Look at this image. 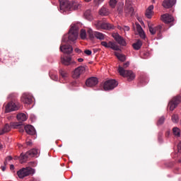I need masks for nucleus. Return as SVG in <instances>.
<instances>
[{
    "label": "nucleus",
    "instance_id": "24",
    "mask_svg": "<svg viewBox=\"0 0 181 181\" xmlns=\"http://www.w3.org/2000/svg\"><path fill=\"white\" fill-rule=\"evenodd\" d=\"M153 11V5L150 6L146 11V16L148 19H151V18H152V15H153V11Z\"/></svg>",
    "mask_w": 181,
    "mask_h": 181
},
{
    "label": "nucleus",
    "instance_id": "41",
    "mask_svg": "<svg viewBox=\"0 0 181 181\" xmlns=\"http://www.w3.org/2000/svg\"><path fill=\"white\" fill-rule=\"evenodd\" d=\"M129 66V62H127L123 64L122 69L125 70V69H127Z\"/></svg>",
    "mask_w": 181,
    "mask_h": 181
},
{
    "label": "nucleus",
    "instance_id": "9",
    "mask_svg": "<svg viewBox=\"0 0 181 181\" xmlns=\"http://www.w3.org/2000/svg\"><path fill=\"white\" fill-rule=\"evenodd\" d=\"M36 155H37V149L36 148L31 149L25 154L21 153L20 156L21 163L26 162L27 159H29V158H33L34 156H36Z\"/></svg>",
    "mask_w": 181,
    "mask_h": 181
},
{
    "label": "nucleus",
    "instance_id": "19",
    "mask_svg": "<svg viewBox=\"0 0 181 181\" xmlns=\"http://www.w3.org/2000/svg\"><path fill=\"white\" fill-rule=\"evenodd\" d=\"M160 19L164 23H172L175 21V18L169 13L162 15Z\"/></svg>",
    "mask_w": 181,
    "mask_h": 181
},
{
    "label": "nucleus",
    "instance_id": "35",
    "mask_svg": "<svg viewBox=\"0 0 181 181\" xmlns=\"http://www.w3.org/2000/svg\"><path fill=\"white\" fill-rule=\"evenodd\" d=\"M80 36H81V39H83V40L86 39V37H87V34H86L85 30H83V29H82V30H81Z\"/></svg>",
    "mask_w": 181,
    "mask_h": 181
},
{
    "label": "nucleus",
    "instance_id": "23",
    "mask_svg": "<svg viewBox=\"0 0 181 181\" xmlns=\"http://www.w3.org/2000/svg\"><path fill=\"white\" fill-rule=\"evenodd\" d=\"M59 74L60 77L62 78L63 80H67V78H69V72L64 69H59Z\"/></svg>",
    "mask_w": 181,
    "mask_h": 181
},
{
    "label": "nucleus",
    "instance_id": "22",
    "mask_svg": "<svg viewBox=\"0 0 181 181\" xmlns=\"http://www.w3.org/2000/svg\"><path fill=\"white\" fill-rule=\"evenodd\" d=\"M25 132L28 134V135H35L36 134V130H35V127L30 124H28L24 127Z\"/></svg>",
    "mask_w": 181,
    "mask_h": 181
},
{
    "label": "nucleus",
    "instance_id": "13",
    "mask_svg": "<svg viewBox=\"0 0 181 181\" xmlns=\"http://www.w3.org/2000/svg\"><path fill=\"white\" fill-rule=\"evenodd\" d=\"M86 73V67L84 66H78L73 72L72 77L73 78H79L81 74Z\"/></svg>",
    "mask_w": 181,
    "mask_h": 181
},
{
    "label": "nucleus",
    "instance_id": "47",
    "mask_svg": "<svg viewBox=\"0 0 181 181\" xmlns=\"http://www.w3.org/2000/svg\"><path fill=\"white\" fill-rule=\"evenodd\" d=\"M78 62L79 63H82V62H84V59H83V58H78Z\"/></svg>",
    "mask_w": 181,
    "mask_h": 181
},
{
    "label": "nucleus",
    "instance_id": "21",
    "mask_svg": "<svg viewBox=\"0 0 181 181\" xmlns=\"http://www.w3.org/2000/svg\"><path fill=\"white\" fill-rule=\"evenodd\" d=\"M175 4L176 0H164L162 5L165 9H170V8H172Z\"/></svg>",
    "mask_w": 181,
    "mask_h": 181
},
{
    "label": "nucleus",
    "instance_id": "17",
    "mask_svg": "<svg viewBox=\"0 0 181 181\" xmlns=\"http://www.w3.org/2000/svg\"><path fill=\"white\" fill-rule=\"evenodd\" d=\"M61 63L64 66H71V64H76V62L71 59V57L65 56L61 57Z\"/></svg>",
    "mask_w": 181,
    "mask_h": 181
},
{
    "label": "nucleus",
    "instance_id": "25",
    "mask_svg": "<svg viewBox=\"0 0 181 181\" xmlns=\"http://www.w3.org/2000/svg\"><path fill=\"white\" fill-rule=\"evenodd\" d=\"M17 119L18 121H19V122L22 123L28 119V117H26V115L25 113H20L17 115Z\"/></svg>",
    "mask_w": 181,
    "mask_h": 181
},
{
    "label": "nucleus",
    "instance_id": "15",
    "mask_svg": "<svg viewBox=\"0 0 181 181\" xmlns=\"http://www.w3.org/2000/svg\"><path fill=\"white\" fill-rule=\"evenodd\" d=\"M59 50L64 54H71L73 53V47L70 45H61Z\"/></svg>",
    "mask_w": 181,
    "mask_h": 181
},
{
    "label": "nucleus",
    "instance_id": "37",
    "mask_svg": "<svg viewBox=\"0 0 181 181\" xmlns=\"http://www.w3.org/2000/svg\"><path fill=\"white\" fill-rule=\"evenodd\" d=\"M163 122H165V117L162 116L158 119L157 125H162Z\"/></svg>",
    "mask_w": 181,
    "mask_h": 181
},
{
    "label": "nucleus",
    "instance_id": "54",
    "mask_svg": "<svg viewBox=\"0 0 181 181\" xmlns=\"http://www.w3.org/2000/svg\"><path fill=\"white\" fill-rule=\"evenodd\" d=\"M86 2H91V0H85Z\"/></svg>",
    "mask_w": 181,
    "mask_h": 181
},
{
    "label": "nucleus",
    "instance_id": "20",
    "mask_svg": "<svg viewBox=\"0 0 181 181\" xmlns=\"http://www.w3.org/2000/svg\"><path fill=\"white\" fill-rule=\"evenodd\" d=\"M98 84V78L95 77H90L86 81L87 87H94Z\"/></svg>",
    "mask_w": 181,
    "mask_h": 181
},
{
    "label": "nucleus",
    "instance_id": "55",
    "mask_svg": "<svg viewBox=\"0 0 181 181\" xmlns=\"http://www.w3.org/2000/svg\"><path fill=\"white\" fill-rule=\"evenodd\" d=\"M94 53H96V52H98V49H93Z\"/></svg>",
    "mask_w": 181,
    "mask_h": 181
},
{
    "label": "nucleus",
    "instance_id": "4",
    "mask_svg": "<svg viewBox=\"0 0 181 181\" xmlns=\"http://www.w3.org/2000/svg\"><path fill=\"white\" fill-rule=\"evenodd\" d=\"M118 72L122 77H127V81H132L135 80V74L131 70H125L122 66H119L118 68Z\"/></svg>",
    "mask_w": 181,
    "mask_h": 181
},
{
    "label": "nucleus",
    "instance_id": "8",
    "mask_svg": "<svg viewBox=\"0 0 181 181\" xmlns=\"http://www.w3.org/2000/svg\"><path fill=\"white\" fill-rule=\"evenodd\" d=\"M97 29H103L104 30H112L115 29L114 25L104 22V21H98L95 23Z\"/></svg>",
    "mask_w": 181,
    "mask_h": 181
},
{
    "label": "nucleus",
    "instance_id": "12",
    "mask_svg": "<svg viewBox=\"0 0 181 181\" xmlns=\"http://www.w3.org/2000/svg\"><path fill=\"white\" fill-rule=\"evenodd\" d=\"M124 13L130 16L134 15V7H132V2L129 0H126Z\"/></svg>",
    "mask_w": 181,
    "mask_h": 181
},
{
    "label": "nucleus",
    "instance_id": "33",
    "mask_svg": "<svg viewBox=\"0 0 181 181\" xmlns=\"http://www.w3.org/2000/svg\"><path fill=\"white\" fill-rule=\"evenodd\" d=\"M49 77L52 78V80H54V81H57L59 80V78L57 77V74L49 72Z\"/></svg>",
    "mask_w": 181,
    "mask_h": 181
},
{
    "label": "nucleus",
    "instance_id": "29",
    "mask_svg": "<svg viewBox=\"0 0 181 181\" xmlns=\"http://www.w3.org/2000/svg\"><path fill=\"white\" fill-rule=\"evenodd\" d=\"M132 46L134 50H139L140 48L142 47V41L139 40L136 43H134Z\"/></svg>",
    "mask_w": 181,
    "mask_h": 181
},
{
    "label": "nucleus",
    "instance_id": "18",
    "mask_svg": "<svg viewBox=\"0 0 181 181\" xmlns=\"http://www.w3.org/2000/svg\"><path fill=\"white\" fill-rule=\"evenodd\" d=\"M33 100V98L30 94L23 93L21 96V101L23 103V104H32Z\"/></svg>",
    "mask_w": 181,
    "mask_h": 181
},
{
    "label": "nucleus",
    "instance_id": "40",
    "mask_svg": "<svg viewBox=\"0 0 181 181\" xmlns=\"http://www.w3.org/2000/svg\"><path fill=\"white\" fill-rule=\"evenodd\" d=\"M95 5H100L102 2H104V0H93Z\"/></svg>",
    "mask_w": 181,
    "mask_h": 181
},
{
    "label": "nucleus",
    "instance_id": "50",
    "mask_svg": "<svg viewBox=\"0 0 181 181\" xmlns=\"http://www.w3.org/2000/svg\"><path fill=\"white\" fill-rule=\"evenodd\" d=\"M26 144H27V145H28V146H30V145H32V141H28L26 142Z\"/></svg>",
    "mask_w": 181,
    "mask_h": 181
},
{
    "label": "nucleus",
    "instance_id": "32",
    "mask_svg": "<svg viewBox=\"0 0 181 181\" xmlns=\"http://www.w3.org/2000/svg\"><path fill=\"white\" fill-rule=\"evenodd\" d=\"M173 132L175 136H180V129L177 127H174L173 129Z\"/></svg>",
    "mask_w": 181,
    "mask_h": 181
},
{
    "label": "nucleus",
    "instance_id": "36",
    "mask_svg": "<svg viewBox=\"0 0 181 181\" xmlns=\"http://www.w3.org/2000/svg\"><path fill=\"white\" fill-rule=\"evenodd\" d=\"M117 0H110V6H111V8H115V6H117Z\"/></svg>",
    "mask_w": 181,
    "mask_h": 181
},
{
    "label": "nucleus",
    "instance_id": "57",
    "mask_svg": "<svg viewBox=\"0 0 181 181\" xmlns=\"http://www.w3.org/2000/svg\"><path fill=\"white\" fill-rule=\"evenodd\" d=\"M141 83H144V80H141Z\"/></svg>",
    "mask_w": 181,
    "mask_h": 181
},
{
    "label": "nucleus",
    "instance_id": "52",
    "mask_svg": "<svg viewBox=\"0 0 181 181\" xmlns=\"http://www.w3.org/2000/svg\"><path fill=\"white\" fill-rule=\"evenodd\" d=\"M8 165V161L6 160H4V166H6Z\"/></svg>",
    "mask_w": 181,
    "mask_h": 181
},
{
    "label": "nucleus",
    "instance_id": "44",
    "mask_svg": "<svg viewBox=\"0 0 181 181\" xmlns=\"http://www.w3.org/2000/svg\"><path fill=\"white\" fill-rule=\"evenodd\" d=\"M29 165L35 167V166H36V163L35 162H30Z\"/></svg>",
    "mask_w": 181,
    "mask_h": 181
},
{
    "label": "nucleus",
    "instance_id": "45",
    "mask_svg": "<svg viewBox=\"0 0 181 181\" xmlns=\"http://www.w3.org/2000/svg\"><path fill=\"white\" fill-rule=\"evenodd\" d=\"M158 141L159 142H162V134H158Z\"/></svg>",
    "mask_w": 181,
    "mask_h": 181
},
{
    "label": "nucleus",
    "instance_id": "31",
    "mask_svg": "<svg viewBox=\"0 0 181 181\" xmlns=\"http://www.w3.org/2000/svg\"><path fill=\"white\" fill-rule=\"evenodd\" d=\"M115 56L116 57H117L119 60H120V62H125V60H127V58L124 54H119L118 52H115Z\"/></svg>",
    "mask_w": 181,
    "mask_h": 181
},
{
    "label": "nucleus",
    "instance_id": "5",
    "mask_svg": "<svg viewBox=\"0 0 181 181\" xmlns=\"http://www.w3.org/2000/svg\"><path fill=\"white\" fill-rule=\"evenodd\" d=\"M148 30L152 35H157V37L160 39L162 37V29H163V25H158L153 26L152 24H148Z\"/></svg>",
    "mask_w": 181,
    "mask_h": 181
},
{
    "label": "nucleus",
    "instance_id": "1",
    "mask_svg": "<svg viewBox=\"0 0 181 181\" xmlns=\"http://www.w3.org/2000/svg\"><path fill=\"white\" fill-rule=\"evenodd\" d=\"M60 12H67L69 11H78L81 9V4L69 0H59Z\"/></svg>",
    "mask_w": 181,
    "mask_h": 181
},
{
    "label": "nucleus",
    "instance_id": "6",
    "mask_svg": "<svg viewBox=\"0 0 181 181\" xmlns=\"http://www.w3.org/2000/svg\"><path fill=\"white\" fill-rule=\"evenodd\" d=\"M17 175L20 179H23L28 176L35 175V169L30 167L23 168L17 172Z\"/></svg>",
    "mask_w": 181,
    "mask_h": 181
},
{
    "label": "nucleus",
    "instance_id": "3",
    "mask_svg": "<svg viewBox=\"0 0 181 181\" xmlns=\"http://www.w3.org/2000/svg\"><path fill=\"white\" fill-rule=\"evenodd\" d=\"M8 97L11 101L6 106L5 112L18 111V110H19V103L16 101V97H18V95L16 93H11Z\"/></svg>",
    "mask_w": 181,
    "mask_h": 181
},
{
    "label": "nucleus",
    "instance_id": "7",
    "mask_svg": "<svg viewBox=\"0 0 181 181\" xmlns=\"http://www.w3.org/2000/svg\"><path fill=\"white\" fill-rule=\"evenodd\" d=\"M118 87V81L115 79H107L103 83V89L105 91H110Z\"/></svg>",
    "mask_w": 181,
    "mask_h": 181
},
{
    "label": "nucleus",
    "instance_id": "39",
    "mask_svg": "<svg viewBox=\"0 0 181 181\" xmlns=\"http://www.w3.org/2000/svg\"><path fill=\"white\" fill-rule=\"evenodd\" d=\"M21 126H22V122H20L19 123L15 122L13 124L14 128H20Z\"/></svg>",
    "mask_w": 181,
    "mask_h": 181
},
{
    "label": "nucleus",
    "instance_id": "53",
    "mask_svg": "<svg viewBox=\"0 0 181 181\" xmlns=\"http://www.w3.org/2000/svg\"><path fill=\"white\" fill-rule=\"evenodd\" d=\"M117 28L119 29V30H121V29H122V28L119 25L117 27Z\"/></svg>",
    "mask_w": 181,
    "mask_h": 181
},
{
    "label": "nucleus",
    "instance_id": "27",
    "mask_svg": "<svg viewBox=\"0 0 181 181\" xmlns=\"http://www.w3.org/2000/svg\"><path fill=\"white\" fill-rule=\"evenodd\" d=\"M136 29H137V32H139L140 37H141V39H145L146 37L145 33H144V30L142 29V27L141 26V25H137Z\"/></svg>",
    "mask_w": 181,
    "mask_h": 181
},
{
    "label": "nucleus",
    "instance_id": "46",
    "mask_svg": "<svg viewBox=\"0 0 181 181\" xmlns=\"http://www.w3.org/2000/svg\"><path fill=\"white\" fill-rule=\"evenodd\" d=\"M74 51L76 52V53H80L81 52V49H78V48H76L74 49Z\"/></svg>",
    "mask_w": 181,
    "mask_h": 181
},
{
    "label": "nucleus",
    "instance_id": "2",
    "mask_svg": "<svg viewBox=\"0 0 181 181\" xmlns=\"http://www.w3.org/2000/svg\"><path fill=\"white\" fill-rule=\"evenodd\" d=\"M68 40H66V37L62 39V42H66V43H74L78 37V25L72 24L68 33Z\"/></svg>",
    "mask_w": 181,
    "mask_h": 181
},
{
    "label": "nucleus",
    "instance_id": "30",
    "mask_svg": "<svg viewBox=\"0 0 181 181\" xmlns=\"http://www.w3.org/2000/svg\"><path fill=\"white\" fill-rule=\"evenodd\" d=\"M84 16H85L86 19H88V21H92L93 16H91V10H87L84 13Z\"/></svg>",
    "mask_w": 181,
    "mask_h": 181
},
{
    "label": "nucleus",
    "instance_id": "26",
    "mask_svg": "<svg viewBox=\"0 0 181 181\" xmlns=\"http://www.w3.org/2000/svg\"><path fill=\"white\" fill-rule=\"evenodd\" d=\"M100 15L101 16H108L110 15V11L105 7H102L101 9L99 11Z\"/></svg>",
    "mask_w": 181,
    "mask_h": 181
},
{
    "label": "nucleus",
    "instance_id": "43",
    "mask_svg": "<svg viewBox=\"0 0 181 181\" xmlns=\"http://www.w3.org/2000/svg\"><path fill=\"white\" fill-rule=\"evenodd\" d=\"M1 169L2 172H5V170H6V165H1Z\"/></svg>",
    "mask_w": 181,
    "mask_h": 181
},
{
    "label": "nucleus",
    "instance_id": "34",
    "mask_svg": "<svg viewBox=\"0 0 181 181\" xmlns=\"http://www.w3.org/2000/svg\"><path fill=\"white\" fill-rule=\"evenodd\" d=\"M172 122H174V124H177L179 122V115H173L171 117Z\"/></svg>",
    "mask_w": 181,
    "mask_h": 181
},
{
    "label": "nucleus",
    "instance_id": "48",
    "mask_svg": "<svg viewBox=\"0 0 181 181\" xmlns=\"http://www.w3.org/2000/svg\"><path fill=\"white\" fill-rule=\"evenodd\" d=\"M25 130L23 129V127L21 126L19 129V132H23Z\"/></svg>",
    "mask_w": 181,
    "mask_h": 181
},
{
    "label": "nucleus",
    "instance_id": "16",
    "mask_svg": "<svg viewBox=\"0 0 181 181\" xmlns=\"http://www.w3.org/2000/svg\"><path fill=\"white\" fill-rule=\"evenodd\" d=\"M112 37L116 40L119 45L121 46H127V42H125V40L124 37H122L119 34L117 33H113L112 34Z\"/></svg>",
    "mask_w": 181,
    "mask_h": 181
},
{
    "label": "nucleus",
    "instance_id": "56",
    "mask_svg": "<svg viewBox=\"0 0 181 181\" xmlns=\"http://www.w3.org/2000/svg\"><path fill=\"white\" fill-rule=\"evenodd\" d=\"M2 148H3V146L1 145V146H0V149H2Z\"/></svg>",
    "mask_w": 181,
    "mask_h": 181
},
{
    "label": "nucleus",
    "instance_id": "28",
    "mask_svg": "<svg viewBox=\"0 0 181 181\" xmlns=\"http://www.w3.org/2000/svg\"><path fill=\"white\" fill-rule=\"evenodd\" d=\"M11 131V126L9 124H5L3 129H0V135H4V134H6V132H9Z\"/></svg>",
    "mask_w": 181,
    "mask_h": 181
},
{
    "label": "nucleus",
    "instance_id": "14",
    "mask_svg": "<svg viewBox=\"0 0 181 181\" xmlns=\"http://www.w3.org/2000/svg\"><path fill=\"white\" fill-rule=\"evenodd\" d=\"M101 45L104 47H106L107 49H112V50H119V47L117 45L115 42L110 41L109 42H107L105 41L101 42Z\"/></svg>",
    "mask_w": 181,
    "mask_h": 181
},
{
    "label": "nucleus",
    "instance_id": "38",
    "mask_svg": "<svg viewBox=\"0 0 181 181\" xmlns=\"http://www.w3.org/2000/svg\"><path fill=\"white\" fill-rule=\"evenodd\" d=\"M84 53L86 56H91V54L93 53V52H91V50L90 49H85Z\"/></svg>",
    "mask_w": 181,
    "mask_h": 181
},
{
    "label": "nucleus",
    "instance_id": "42",
    "mask_svg": "<svg viewBox=\"0 0 181 181\" xmlns=\"http://www.w3.org/2000/svg\"><path fill=\"white\" fill-rule=\"evenodd\" d=\"M123 30H124V32H128V30H129V26H124Z\"/></svg>",
    "mask_w": 181,
    "mask_h": 181
},
{
    "label": "nucleus",
    "instance_id": "49",
    "mask_svg": "<svg viewBox=\"0 0 181 181\" xmlns=\"http://www.w3.org/2000/svg\"><path fill=\"white\" fill-rule=\"evenodd\" d=\"M6 160H12V156H8L6 158Z\"/></svg>",
    "mask_w": 181,
    "mask_h": 181
},
{
    "label": "nucleus",
    "instance_id": "51",
    "mask_svg": "<svg viewBox=\"0 0 181 181\" xmlns=\"http://www.w3.org/2000/svg\"><path fill=\"white\" fill-rule=\"evenodd\" d=\"M10 169H11V170H13V169H15V165H10Z\"/></svg>",
    "mask_w": 181,
    "mask_h": 181
},
{
    "label": "nucleus",
    "instance_id": "10",
    "mask_svg": "<svg viewBox=\"0 0 181 181\" xmlns=\"http://www.w3.org/2000/svg\"><path fill=\"white\" fill-rule=\"evenodd\" d=\"M87 33L89 36L90 39H94V37H96V39H99V40H104V34L100 32H93V30L90 28L88 29Z\"/></svg>",
    "mask_w": 181,
    "mask_h": 181
},
{
    "label": "nucleus",
    "instance_id": "11",
    "mask_svg": "<svg viewBox=\"0 0 181 181\" xmlns=\"http://www.w3.org/2000/svg\"><path fill=\"white\" fill-rule=\"evenodd\" d=\"M181 97L175 96L168 103V107L170 111H173L179 104H180Z\"/></svg>",
    "mask_w": 181,
    "mask_h": 181
}]
</instances>
